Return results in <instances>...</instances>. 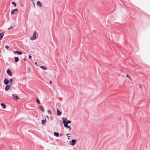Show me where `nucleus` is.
<instances>
[{
  "label": "nucleus",
  "instance_id": "obj_1",
  "mask_svg": "<svg viewBox=\"0 0 150 150\" xmlns=\"http://www.w3.org/2000/svg\"><path fill=\"white\" fill-rule=\"evenodd\" d=\"M76 139H72L71 141L69 142V144L71 145L74 146L76 144Z\"/></svg>",
  "mask_w": 150,
  "mask_h": 150
},
{
  "label": "nucleus",
  "instance_id": "obj_2",
  "mask_svg": "<svg viewBox=\"0 0 150 150\" xmlns=\"http://www.w3.org/2000/svg\"><path fill=\"white\" fill-rule=\"evenodd\" d=\"M63 123L64 124V127L66 128H68L69 129V131H70L71 130V127H70V126L67 125L68 124H67V123H65L64 122V120H63Z\"/></svg>",
  "mask_w": 150,
  "mask_h": 150
},
{
  "label": "nucleus",
  "instance_id": "obj_3",
  "mask_svg": "<svg viewBox=\"0 0 150 150\" xmlns=\"http://www.w3.org/2000/svg\"><path fill=\"white\" fill-rule=\"evenodd\" d=\"M62 120L63 121V120H64V122L65 123H67V124L69 123H71V122L70 121H69V120L67 121V119L66 118H64V117H63L62 118Z\"/></svg>",
  "mask_w": 150,
  "mask_h": 150
},
{
  "label": "nucleus",
  "instance_id": "obj_4",
  "mask_svg": "<svg viewBox=\"0 0 150 150\" xmlns=\"http://www.w3.org/2000/svg\"><path fill=\"white\" fill-rule=\"evenodd\" d=\"M36 39V34L35 32H34L32 38L30 39V40H33Z\"/></svg>",
  "mask_w": 150,
  "mask_h": 150
},
{
  "label": "nucleus",
  "instance_id": "obj_5",
  "mask_svg": "<svg viewBox=\"0 0 150 150\" xmlns=\"http://www.w3.org/2000/svg\"><path fill=\"white\" fill-rule=\"evenodd\" d=\"M18 10L17 8H16L11 11V15L14 14L15 13V12H16L17 13L18 12Z\"/></svg>",
  "mask_w": 150,
  "mask_h": 150
},
{
  "label": "nucleus",
  "instance_id": "obj_6",
  "mask_svg": "<svg viewBox=\"0 0 150 150\" xmlns=\"http://www.w3.org/2000/svg\"><path fill=\"white\" fill-rule=\"evenodd\" d=\"M7 74L10 75V76H11L12 75V73L11 71V70L8 69L7 70Z\"/></svg>",
  "mask_w": 150,
  "mask_h": 150
},
{
  "label": "nucleus",
  "instance_id": "obj_7",
  "mask_svg": "<svg viewBox=\"0 0 150 150\" xmlns=\"http://www.w3.org/2000/svg\"><path fill=\"white\" fill-rule=\"evenodd\" d=\"M11 87V86L10 85L6 86L5 88V90L6 91H8V90L10 89Z\"/></svg>",
  "mask_w": 150,
  "mask_h": 150
},
{
  "label": "nucleus",
  "instance_id": "obj_8",
  "mask_svg": "<svg viewBox=\"0 0 150 150\" xmlns=\"http://www.w3.org/2000/svg\"><path fill=\"white\" fill-rule=\"evenodd\" d=\"M13 96V99L15 100H18L19 99V98L17 96L15 95L14 94L12 95Z\"/></svg>",
  "mask_w": 150,
  "mask_h": 150
},
{
  "label": "nucleus",
  "instance_id": "obj_9",
  "mask_svg": "<svg viewBox=\"0 0 150 150\" xmlns=\"http://www.w3.org/2000/svg\"><path fill=\"white\" fill-rule=\"evenodd\" d=\"M9 81L7 79H5L4 81V83L5 85H7Z\"/></svg>",
  "mask_w": 150,
  "mask_h": 150
},
{
  "label": "nucleus",
  "instance_id": "obj_10",
  "mask_svg": "<svg viewBox=\"0 0 150 150\" xmlns=\"http://www.w3.org/2000/svg\"><path fill=\"white\" fill-rule=\"evenodd\" d=\"M57 115L58 116H60L62 114V112H60L58 109H57Z\"/></svg>",
  "mask_w": 150,
  "mask_h": 150
},
{
  "label": "nucleus",
  "instance_id": "obj_11",
  "mask_svg": "<svg viewBox=\"0 0 150 150\" xmlns=\"http://www.w3.org/2000/svg\"><path fill=\"white\" fill-rule=\"evenodd\" d=\"M13 52L14 54L17 53L18 54H22V53L21 52H19L18 51H14Z\"/></svg>",
  "mask_w": 150,
  "mask_h": 150
},
{
  "label": "nucleus",
  "instance_id": "obj_12",
  "mask_svg": "<svg viewBox=\"0 0 150 150\" xmlns=\"http://www.w3.org/2000/svg\"><path fill=\"white\" fill-rule=\"evenodd\" d=\"M40 67L44 69V70H47V68L45 66H41Z\"/></svg>",
  "mask_w": 150,
  "mask_h": 150
},
{
  "label": "nucleus",
  "instance_id": "obj_13",
  "mask_svg": "<svg viewBox=\"0 0 150 150\" xmlns=\"http://www.w3.org/2000/svg\"><path fill=\"white\" fill-rule=\"evenodd\" d=\"M0 105H1V106H2V107L4 109H5L6 108V105L5 104L3 103H1Z\"/></svg>",
  "mask_w": 150,
  "mask_h": 150
},
{
  "label": "nucleus",
  "instance_id": "obj_14",
  "mask_svg": "<svg viewBox=\"0 0 150 150\" xmlns=\"http://www.w3.org/2000/svg\"><path fill=\"white\" fill-rule=\"evenodd\" d=\"M0 40H1L2 38L4 36V34L3 33H1L0 34Z\"/></svg>",
  "mask_w": 150,
  "mask_h": 150
},
{
  "label": "nucleus",
  "instance_id": "obj_15",
  "mask_svg": "<svg viewBox=\"0 0 150 150\" xmlns=\"http://www.w3.org/2000/svg\"><path fill=\"white\" fill-rule=\"evenodd\" d=\"M37 5L38 6H39L40 7L42 6V5L40 3V2L39 1H38L37 2Z\"/></svg>",
  "mask_w": 150,
  "mask_h": 150
},
{
  "label": "nucleus",
  "instance_id": "obj_16",
  "mask_svg": "<svg viewBox=\"0 0 150 150\" xmlns=\"http://www.w3.org/2000/svg\"><path fill=\"white\" fill-rule=\"evenodd\" d=\"M19 59L18 57H15V60L16 62H18L19 61Z\"/></svg>",
  "mask_w": 150,
  "mask_h": 150
},
{
  "label": "nucleus",
  "instance_id": "obj_17",
  "mask_svg": "<svg viewBox=\"0 0 150 150\" xmlns=\"http://www.w3.org/2000/svg\"><path fill=\"white\" fill-rule=\"evenodd\" d=\"M54 135L57 137H58L59 136V134L57 132H54Z\"/></svg>",
  "mask_w": 150,
  "mask_h": 150
},
{
  "label": "nucleus",
  "instance_id": "obj_18",
  "mask_svg": "<svg viewBox=\"0 0 150 150\" xmlns=\"http://www.w3.org/2000/svg\"><path fill=\"white\" fill-rule=\"evenodd\" d=\"M46 122V119H45V120H42L41 121V123L43 124H45Z\"/></svg>",
  "mask_w": 150,
  "mask_h": 150
},
{
  "label": "nucleus",
  "instance_id": "obj_19",
  "mask_svg": "<svg viewBox=\"0 0 150 150\" xmlns=\"http://www.w3.org/2000/svg\"><path fill=\"white\" fill-rule=\"evenodd\" d=\"M39 108L41 109V110L42 112H44V109L43 107L42 106H40L39 107Z\"/></svg>",
  "mask_w": 150,
  "mask_h": 150
},
{
  "label": "nucleus",
  "instance_id": "obj_20",
  "mask_svg": "<svg viewBox=\"0 0 150 150\" xmlns=\"http://www.w3.org/2000/svg\"><path fill=\"white\" fill-rule=\"evenodd\" d=\"M36 102L38 104H39L40 103V101L39 99H38L37 98H36Z\"/></svg>",
  "mask_w": 150,
  "mask_h": 150
},
{
  "label": "nucleus",
  "instance_id": "obj_21",
  "mask_svg": "<svg viewBox=\"0 0 150 150\" xmlns=\"http://www.w3.org/2000/svg\"><path fill=\"white\" fill-rule=\"evenodd\" d=\"M47 112L48 113H49L50 114V115H52V113L51 111L50 110H47Z\"/></svg>",
  "mask_w": 150,
  "mask_h": 150
},
{
  "label": "nucleus",
  "instance_id": "obj_22",
  "mask_svg": "<svg viewBox=\"0 0 150 150\" xmlns=\"http://www.w3.org/2000/svg\"><path fill=\"white\" fill-rule=\"evenodd\" d=\"M13 79H10V83L11 84H12V83Z\"/></svg>",
  "mask_w": 150,
  "mask_h": 150
},
{
  "label": "nucleus",
  "instance_id": "obj_23",
  "mask_svg": "<svg viewBox=\"0 0 150 150\" xmlns=\"http://www.w3.org/2000/svg\"><path fill=\"white\" fill-rule=\"evenodd\" d=\"M126 77L128 78L130 80H131V78L129 76L128 74H127L126 75Z\"/></svg>",
  "mask_w": 150,
  "mask_h": 150
},
{
  "label": "nucleus",
  "instance_id": "obj_24",
  "mask_svg": "<svg viewBox=\"0 0 150 150\" xmlns=\"http://www.w3.org/2000/svg\"><path fill=\"white\" fill-rule=\"evenodd\" d=\"M12 4H13L14 5V7H16V4L15 2H12Z\"/></svg>",
  "mask_w": 150,
  "mask_h": 150
},
{
  "label": "nucleus",
  "instance_id": "obj_25",
  "mask_svg": "<svg viewBox=\"0 0 150 150\" xmlns=\"http://www.w3.org/2000/svg\"><path fill=\"white\" fill-rule=\"evenodd\" d=\"M5 47L6 49H8L9 47V46L8 45H6Z\"/></svg>",
  "mask_w": 150,
  "mask_h": 150
},
{
  "label": "nucleus",
  "instance_id": "obj_26",
  "mask_svg": "<svg viewBox=\"0 0 150 150\" xmlns=\"http://www.w3.org/2000/svg\"><path fill=\"white\" fill-rule=\"evenodd\" d=\"M29 58L30 59H31V60H32V59H31V55H29Z\"/></svg>",
  "mask_w": 150,
  "mask_h": 150
},
{
  "label": "nucleus",
  "instance_id": "obj_27",
  "mask_svg": "<svg viewBox=\"0 0 150 150\" xmlns=\"http://www.w3.org/2000/svg\"><path fill=\"white\" fill-rule=\"evenodd\" d=\"M12 28V26H11L10 28H8V30H9L10 29Z\"/></svg>",
  "mask_w": 150,
  "mask_h": 150
},
{
  "label": "nucleus",
  "instance_id": "obj_28",
  "mask_svg": "<svg viewBox=\"0 0 150 150\" xmlns=\"http://www.w3.org/2000/svg\"><path fill=\"white\" fill-rule=\"evenodd\" d=\"M69 135V134H67V137H68V139H69V137L68 136V135Z\"/></svg>",
  "mask_w": 150,
  "mask_h": 150
},
{
  "label": "nucleus",
  "instance_id": "obj_29",
  "mask_svg": "<svg viewBox=\"0 0 150 150\" xmlns=\"http://www.w3.org/2000/svg\"><path fill=\"white\" fill-rule=\"evenodd\" d=\"M33 5H34V6H35V4H34V2H33Z\"/></svg>",
  "mask_w": 150,
  "mask_h": 150
},
{
  "label": "nucleus",
  "instance_id": "obj_30",
  "mask_svg": "<svg viewBox=\"0 0 150 150\" xmlns=\"http://www.w3.org/2000/svg\"><path fill=\"white\" fill-rule=\"evenodd\" d=\"M50 84H52V81H50Z\"/></svg>",
  "mask_w": 150,
  "mask_h": 150
},
{
  "label": "nucleus",
  "instance_id": "obj_31",
  "mask_svg": "<svg viewBox=\"0 0 150 150\" xmlns=\"http://www.w3.org/2000/svg\"><path fill=\"white\" fill-rule=\"evenodd\" d=\"M25 61H26V59L25 58H24L23 59Z\"/></svg>",
  "mask_w": 150,
  "mask_h": 150
},
{
  "label": "nucleus",
  "instance_id": "obj_32",
  "mask_svg": "<svg viewBox=\"0 0 150 150\" xmlns=\"http://www.w3.org/2000/svg\"><path fill=\"white\" fill-rule=\"evenodd\" d=\"M35 64L36 65H37V62H35Z\"/></svg>",
  "mask_w": 150,
  "mask_h": 150
},
{
  "label": "nucleus",
  "instance_id": "obj_33",
  "mask_svg": "<svg viewBox=\"0 0 150 150\" xmlns=\"http://www.w3.org/2000/svg\"><path fill=\"white\" fill-rule=\"evenodd\" d=\"M47 118L48 119L49 117H48V116H47Z\"/></svg>",
  "mask_w": 150,
  "mask_h": 150
},
{
  "label": "nucleus",
  "instance_id": "obj_34",
  "mask_svg": "<svg viewBox=\"0 0 150 150\" xmlns=\"http://www.w3.org/2000/svg\"><path fill=\"white\" fill-rule=\"evenodd\" d=\"M139 87L140 88H141V86H139Z\"/></svg>",
  "mask_w": 150,
  "mask_h": 150
},
{
  "label": "nucleus",
  "instance_id": "obj_35",
  "mask_svg": "<svg viewBox=\"0 0 150 150\" xmlns=\"http://www.w3.org/2000/svg\"><path fill=\"white\" fill-rule=\"evenodd\" d=\"M60 135L61 136H62V134H60Z\"/></svg>",
  "mask_w": 150,
  "mask_h": 150
}]
</instances>
